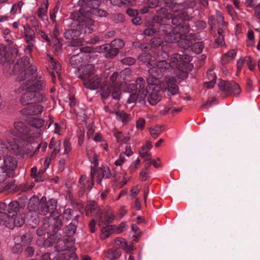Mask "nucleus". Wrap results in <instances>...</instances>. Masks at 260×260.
Returning <instances> with one entry per match:
<instances>
[{
	"label": "nucleus",
	"instance_id": "obj_1",
	"mask_svg": "<svg viewBox=\"0 0 260 260\" xmlns=\"http://www.w3.org/2000/svg\"><path fill=\"white\" fill-rule=\"evenodd\" d=\"M159 81H152L149 83V91L146 86L145 80L142 77H139L136 80V85L130 84L128 85V89L133 90L136 86L137 93H133L130 94L127 101L128 104L145 103L147 95L148 94L147 101L151 105H155L159 102L162 97L161 92H163L160 86H158L156 84Z\"/></svg>",
	"mask_w": 260,
	"mask_h": 260
},
{
	"label": "nucleus",
	"instance_id": "obj_38",
	"mask_svg": "<svg viewBox=\"0 0 260 260\" xmlns=\"http://www.w3.org/2000/svg\"><path fill=\"white\" fill-rule=\"evenodd\" d=\"M151 58V55L149 53L144 52L139 56L138 59L143 62H148L150 66H153V63L149 61Z\"/></svg>",
	"mask_w": 260,
	"mask_h": 260
},
{
	"label": "nucleus",
	"instance_id": "obj_25",
	"mask_svg": "<svg viewBox=\"0 0 260 260\" xmlns=\"http://www.w3.org/2000/svg\"><path fill=\"white\" fill-rule=\"evenodd\" d=\"M48 6L49 4L48 0H43L41 6L37 11V15L42 21H44L45 19V16L47 13Z\"/></svg>",
	"mask_w": 260,
	"mask_h": 260
},
{
	"label": "nucleus",
	"instance_id": "obj_7",
	"mask_svg": "<svg viewBox=\"0 0 260 260\" xmlns=\"http://www.w3.org/2000/svg\"><path fill=\"white\" fill-rule=\"evenodd\" d=\"M79 51L77 54L72 56L70 58V62L71 66L74 68L80 69V67L82 65L83 61V58H87L89 57V54L92 49L89 47H79L74 51Z\"/></svg>",
	"mask_w": 260,
	"mask_h": 260
},
{
	"label": "nucleus",
	"instance_id": "obj_45",
	"mask_svg": "<svg viewBox=\"0 0 260 260\" xmlns=\"http://www.w3.org/2000/svg\"><path fill=\"white\" fill-rule=\"evenodd\" d=\"M90 13L94 15L100 17H106L107 13L104 10H101L98 8H94L90 10Z\"/></svg>",
	"mask_w": 260,
	"mask_h": 260
},
{
	"label": "nucleus",
	"instance_id": "obj_40",
	"mask_svg": "<svg viewBox=\"0 0 260 260\" xmlns=\"http://www.w3.org/2000/svg\"><path fill=\"white\" fill-rule=\"evenodd\" d=\"M31 106L34 116H39L44 110V107L40 105H32Z\"/></svg>",
	"mask_w": 260,
	"mask_h": 260
},
{
	"label": "nucleus",
	"instance_id": "obj_37",
	"mask_svg": "<svg viewBox=\"0 0 260 260\" xmlns=\"http://www.w3.org/2000/svg\"><path fill=\"white\" fill-rule=\"evenodd\" d=\"M216 17L217 21V22L219 24V28H223L225 29V26L226 25V22L224 21L223 16L222 14L218 11H216Z\"/></svg>",
	"mask_w": 260,
	"mask_h": 260
},
{
	"label": "nucleus",
	"instance_id": "obj_6",
	"mask_svg": "<svg viewBox=\"0 0 260 260\" xmlns=\"http://www.w3.org/2000/svg\"><path fill=\"white\" fill-rule=\"evenodd\" d=\"M74 244V242L72 239L70 243H67L66 239L63 241L61 240L58 242L55 247L56 250L58 252L56 255V259L71 260L70 254L75 253V251L76 250Z\"/></svg>",
	"mask_w": 260,
	"mask_h": 260
},
{
	"label": "nucleus",
	"instance_id": "obj_10",
	"mask_svg": "<svg viewBox=\"0 0 260 260\" xmlns=\"http://www.w3.org/2000/svg\"><path fill=\"white\" fill-rule=\"evenodd\" d=\"M191 57L189 55H181L179 53H174L169 59V63L176 72V69L183 71L187 63L190 61Z\"/></svg>",
	"mask_w": 260,
	"mask_h": 260
},
{
	"label": "nucleus",
	"instance_id": "obj_31",
	"mask_svg": "<svg viewBox=\"0 0 260 260\" xmlns=\"http://www.w3.org/2000/svg\"><path fill=\"white\" fill-rule=\"evenodd\" d=\"M41 91H32L34 103H41L46 101L44 93L40 92Z\"/></svg>",
	"mask_w": 260,
	"mask_h": 260
},
{
	"label": "nucleus",
	"instance_id": "obj_52",
	"mask_svg": "<svg viewBox=\"0 0 260 260\" xmlns=\"http://www.w3.org/2000/svg\"><path fill=\"white\" fill-rule=\"evenodd\" d=\"M8 149L7 144L0 139V160L1 159V156L8 151Z\"/></svg>",
	"mask_w": 260,
	"mask_h": 260
},
{
	"label": "nucleus",
	"instance_id": "obj_53",
	"mask_svg": "<svg viewBox=\"0 0 260 260\" xmlns=\"http://www.w3.org/2000/svg\"><path fill=\"white\" fill-rule=\"evenodd\" d=\"M58 11V7L57 6H55L52 10L50 11V18L53 23H56V14L57 13Z\"/></svg>",
	"mask_w": 260,
	"mask_h": 260
},
{
	"label": "nucleus",
	"instance_id": "obj_29",
	"mask_svg": "<svg viewBox=\"0 0 260 260\" xmlns=\"http://www.w3.org/2000/svg\"><path fill=\"white\" fill-rule=\"evenodd\" d=\"M9 57L8 48L4 44H0V61L5 62Z\"/></svg>",
	"mask_w": 260,
	"mask_h": 260
},
{
	"label": "nucleus",
	"instance_id": "obj_5",
	"mask_svg": "<svg viewBox=\"0 0 260 260\" xmlns=\"http://www.w3.org/2000/svg\"><path fill=\"white\" fill-rule=\"evenodd\" d=\"M160 28L166 31L164 38L166 42L170 43L177 42L178 45L184 49H187L191 46L190 41L183 42V38L181 39V35L175 31V28L172 29L170 25L160 24Z\"/></svg>",
	"mask_w": 260,
	"mask_h": 260
},
{
	"label": "nucleus",
	"instance_id": "obj_42",
	"mask_svg": "<svg viewBox=\"0 0 260 260\" xmlns=\"http://www.w3.org/2000/svg\"><path fill=\"white\" fill-rule=\"evenodd\" d=\"M112 98L115 100H119L120 95V86L111 87Z\"/></svg>",
	"mask_w": 260,
	"mask_h": 260
},
{
	"label": "nucleus",
	"instance_id": "obj_24",
	"mask_svg": "<svg viewBox=\"0 0 260 260\" xmlns=\"http://www.w3.org/2000/svg\"><path fill=\"white\" fill-rule=\"evenodd\" d=\"M41 200L36 196H32L28 204V209L30 211H36L40 209Z\"/></svg>",
	"mask_w": 260,
	"mask_h": 260
},
{
	"label": "nucleus",
	"instance_id": "obj_47",
	"mask_svg": "<svg viewBox=\"0 0 260 260\" xmlns=\"http://www.w3.org/2000/svg\"><path fill=\"white\" fill-rule=\"evenodd\" d=\"M73 213V211L71 209L68 208L64 210L62 214L63 219H65L67 221L70 220L72 218Z\"/></svg>",
	"mask_w": 260,
	"mask_h": 260
},
{
	"label": "nucleus",
	"instance_id": "obj_13",
	"mask_svg": "<svg viewBox=\"0 0 260 260\" xmlns=\"http://www.w3.org/2000/svg\"><path fill=\"white\" fill-rule=\"evenodd\" d=\"M80 14L81 13L79 12L73 13L71 15V17L76 21L82 22L81 27L85 33L91 32L93 30L91 26L94 24V21L91 18L81 16Z\"/></svg>",
	"mask_w": 260,
	"mask_h": 260
},
{
	"label": "nucleus",
	"instance_id": "obj_32",
	"mask_svg": "<svg viewBox=\"0 0 260 260\" xmlns=\"http://www.w3.org/2000/svg\"><path fill=\"white\" fill-rule=\"evenodd\" d=\"M120 255L121 252L119 250L110 249L106 253V257L110 260L117 259Z\"/></svg>",
	"mask_w": 260,
	"mask_h": 260
},
{
	"label": "nucleus",
	"instance_id": "obj_60",
	"mask_svg": "<svg viewBox=\"0 0 260 260\" xmlns=\"http://www.w3.org/2000/svg\"><path fill=\"white\" fill-rule=\"evenodd\" d=\"M131 74V70L129 68H126L121 71L120 74V78L123 80L126 79L127 76H128Z\"/></svg>",
	"mask_w": 260,
	"mask_h": 260
},
{
	"label": "nucleus",
	"instance_id": "obj_54",
	"mask_svg": "<svg viewBox=\"0 0 260 260\" xmlns=\"http://www.w3.org/2000/svg\"><path fill=\"white\" fill-rule=\"evenodd\" d=\"M140 156L144 159L145 161H148L149 163V166L151 165V155L150 154L146 151L140 152Z\"/></svg>",
	"mask_w": 260,
	"mask_h": 260
},
{
	"label": "nucleus",
	"instance_id": "obj_28",
	"mask_svg": "<svg viewBox=\"0 0 260 260\" xmlns=\"http://www.w3.org/2000/svg\"><path fill=\"white\" fill-rule=\"evenodd\" d=\"M47 60L48 62L50 67L55 70L58 76H59L61 73L60 64L49 54H47Z\"/></svg>",
	"mask_w": 260,
	"mask_h": 260
},
{
	"label": "nucleus",
	"instance_id": "obj_27",
	"mask_svg": "<svg viewBox=\"0 0 260 260\" xmlns=\"http://www.w3.org/2000/svg\"><path fill=\"white\" fill-rule=\"evenodd\" d=\"M115 115L116 119L121 121L123 124H127L131 120L130 115L123 111H115Z\"/></svg>",
	"mask_w": 260,
	"mask_h": 260
},
{
	"label": "nucleus",
	"instance_id": "obj_56",
	"mask_svg": "<svg viewBox=\"0 0 260 260\" xmlns=\"http://www.w3.org/2000/svg\"><path fill=\"white\" fill-rule=\"evenodd\" d=\"M110 234V228L109 226H106L102 230L101 237L103 239L108 238Z\"/></svg>",
	"mask_w": 260,
	"mask_h": 260
},
{
	"label": "nucleus",
	"instance_id": "obj_48",
	"mask_svg": "<svg viewBox=\"0 0 260 260\" xmlns=\"http://www.w3.org/2000/svg\"><path fill=\"white\" fill-rule=\"evenodd\" d=\"M8 177H11L10 174L6 172L3 168L0 167V183L4 182Z\"/></svg>",
	"mask_w": 260,
	"mask_h": 260
},
{
	"label": "nucleus",
	"instance_id": "obj_20",
	"mask_svg": "<svg viewBox=\"0 0 260 260\" xmlns=\"http://www.w3.org/2000/svg\"><path fill=\"white\" fill-rule=\"evenodd\" d=\"M215 68L214 66H212L207 71V77L208 81L204 83L205 86L207 88H212L214 86L216 80V76L213 72V70Z\"/></svg>",
	"mask_w": 260,
	"mask_h": 260
},
{
	"label": "nucleus",
	"instance_id": "obj_49",
	"mask_svg": "<svg viewBox=\"0 0 260 260\" xmlns=\"http://www.w3.org/2000/svg\"><path fill=\"white\" fill-rule=\"evenodd\" d=\"M118 53V50L117 48L112 47L108 50L106 56L107 58H113Z\"/></svg>",
	"mask_w": 260,
	"mask_h": 260
},
{
	"label": "nucleus",
	"instance_id": "obj_8",
	"mask_svg": "<svg viewBox=\"0 0 260 260\" xmlns=\"http://www.w3.org/2000/svg\"><path fill=\"white\" fill-rule=\"evenodd\" d=\"M12 134L26 141L31 142L34 140L31 138V133L29 128L25 124L20 121L15 122L14 123V128L12 130Z\"/></svg>",
	"mask_w": 260,
	"mask_h": 260
},
{
	"label": "nucleus",
	"instance_id": "obj_63",
	"mask_svg": "<svg viewBox=\"0 0 260 260\" xmlns=\"http://www.w3.org/2000/svg\"><path fill=\"white\" fill-rule=\"evenodd\" d=\"M110 48L111 47V45L108 44H104L103 45H101L99 46V47H97L96 48V51L101 53V52H105L108 51Z\"/></svg>",
	"mask_w": 260,
	"mask_h": 260
},
{
	"label": "nucleus",
	"instance_id": "obj_64",
	"mask_svg": "<svg viewBox=\"0 0 260 260\" xmlns=\"http://www.w3.org/2000/svg\"><path fill=\"white\" fill-rule=\"evenodd\" d=\"M145 125V120L144 118H140L136 123V127L142 130L144 129Z\"/></svg>",
	"mask_w": 260,
	"mask_h": 260
},
{
	"label": "nucleus",
	"instance_id": "obj_44",
	"mask_svg": "<svg viewBox=\"0 0 260 260\" xmlns=\"http://www.w3.org/2000/svg\"><path fill=\"white\" fill-rule=\"evenodd\" d=\"M111 47L117 48L118 50L123 47L124 43L123 40L120 39H115L112 41L110 44Z\"/></svg>",
	"mask_w": 260,
	"mask_h": 260
},
{
	"label": "nucleus",
	"instance_id": "obj_12",
	"mask_svg": "<svg viewBox=\"0 0 260 260\" xmlns=\"http://www.w3.org/2000/svg\"><path fill=\"white\" fill-rule=\"evenodd\" d=\"M108 76V73H104L101 76L95 74L83 81L84 86L91 90H95L100 87L101 83L105 82V79Z\"/></svg>",
	"mask_w": 260,
	"mask_h": 260
},
{
	"label": "nucleus",
	"instance_id": "obj_2",
	"mask_svg": "<svg viewBox=\"0 0 260 260\" xmlns=\"http://www.w3.org/2000/svg\"><path fill=\"white\" fill-rule=\"evenodd\" d=\"M6 208V211L0 210V224L9 229L21 226L24 220L20 214L18 202L16 201L11 202Z\"/></svg>",
	"mask_w": 260,
	"mask_h": 260
},
{
	"label": "nucleus",
	"instance_id": "obj_43",
	"mask_svg": "<svg viewBox=\"0 0 260 260\" xmlns=\"http://www.w3.org/2000/svg\"><path fill=\"white\" fill-rule=\"evenodd\" d=\"M20 112L22 115L28 116V117L34 116L31 105L22 108Z\"/></svg>",
	"mask_w": 260,
	"mask_h": 260
},
{
	"label": "nucleus",
	"instance_id": "obj_16",
	"mask_svg": "<svg viewBox=\"0 0 260 260\" xmlns=\"http://www.w3.org/2000/svg\"><path fill=\"white\" fill-rule=\"evenodd\" d=\"M4 170L10 174V176H12L17 166V161L15 158L12 156H6L4 157Z\"/></svg>",
	"mask_w": 260,
	"mask_h": 260
},
{
	"label": "nucleus",
	"instance_id": "obj_33",
	"mask_svg": "<svg viewBox=\"0 0 260 260\" xmlns=\"http://www.w3.org/2000/svg\"><path fill=\"white\" fill-rule=\"evenodd\" d=\"M120 77L119 76L117 72L112 74L110 78L111 87L120 86V83L119 79Z\"/></svg>",
	"mask_w": 260,
	"mask_h": 260
},
{
	"label": "nucleus",
	"instance_id": "obj_23",
	"mask_svg": "<svg viewBox=\"0 0 260 260\" xmlns=\"http://www.w3.org/2000/svg\"><path fill=\"white\" fill-rule=\"evenodd\" d=\"M20 101L23 105L33 104V92L29 90H26V92L23 93L21 96Z\"/></svg>",
	"mask_w": 260,
	"mask_h": 260
},
{
	"label": "nucleus",
	"instance_id": "obj_34",
	"mask_svg": "<svg viewBox=\"0 0 260 260\" xmlns=\"http://www.w3.org/2000/svg\"><path fill=\"white\" fill-rule=\"evenodd\" d=\"M190 42L191 44L190 46V47L191 46V49L195 53L200 54L202 52L204 48V45L202 42L198 41L194 43L193 44H192L190 41ZM189 47H190V46Z\"/></svg>",
	"mask_w": 260,
	"mask_h": 260
},
{
	"label": "nucleus",
	"instance_id": "obj_41",
	"mask_svg": "<svg viewBox=\"0 0 260 260\" xmlns=\"http://www.w3.org/2000/svg\"><path fill=\"white\" fill-rule=\"evenodd\" d=\"M224 30L223 28H219L218 30V34L219 35L218 37L215 40V43L218 46H221L224 44V39L223 36V33L224 32Z\"/></svg>",
	"mask_w": 260,
	"mask_h": 260
},
{
	"label": "nucleus",
	"instance_id": "obj_3",
	"mask_svg": "<svg viewBox=\"0 0 260 260\" xmlns=\"http://www.w3.org/2000/svg\"><path fill=\"white\" fill-rule=\"evenodd\" d=\"M37 69L34 66H29L25 71L23 78H17L19 82H21L19 92L21 90H29L31 91H42L45 86V83L41 77L37 74Z\"/></svg>",
	"mask_w": 260,
	"mask_h": 260
},
{
	"label": "nucleus",
	"instance_id": "obj_46",
	"mask_svg": "<svg viewBox=\"0 0 260 260\" xmlns=\"http://www.w3.org/2000/svg\"><path fill=\"white\" fill-rule=\"evenodd\" d=\"M76 227L73 224L70 223L66 227V232L68 236H71L75 234Z\"/></svg>",
	"mask_w": 260,
	"mask_h": 260
},
{
	"label": "nucleus",
	"instance_id": "obj_57",
	"mask_svg": "<svg viewBox=\"0 0 260 260\" xmlns=\"http://www.w3.org/2000/svg\"><path fill=\"white\" fill-rule=\"evenodd\" d=\"M125 243L126 242L124 240L121 238H118L116 239L114 242L115 246L122 249L123 247H125Z\"/></svg>",
	"mask_w": 260,
	"mask_h": 260
},
{
	"label": "nucleus",
	"instance_id": "obj_19",
	"mask_svg": "<svg viewBox=\"0 0 260 260\" xmlns=\"http://www.w3.org/2000/svg\"><path fill=\"white\" fill-rule=\"evenodd\" d=\"M79 71L80 73V77L83 82L95 75V69L94 66L88 64L79 69Z\"/></svg>",
	"mask_w": 260,
	"mask_h": 260
},
{
	"label": "nucleus",
	"instance_id": "obj_51",
	"mask_svg": "<svg viewBox=\"0 0 260 260\" xmlns=\"http://www.w3.org/2000/svg\"><path fill=\"white\" fill-rule=\"evenodd\" d=\"M25 42L27 44L34 43L36 42L35 33L34 34L23 35Z\"/></svg>",
	"mask_w": 260,
	"mask_h": 260
},
{
	"label": "nucleus",
	"instance_id": "obj_4",
	"mask_svg": "<svg viewBox=\"0 0 260 260\" xmlns=\"http://www.w3.org/2000/svg\"><path fill=\"white\" fill-rule=\"evenodd\" d=\"M150 77L155 81H158L163 76H171L177 74L169 63L165 60H160L153 63V66L149 70Z\"/></svg>",
	"mask_w": 260,
	"mask_h": 260
},
{
	"label": "nucleus",
	"instance_id": "obj_30",
	"mask_svg": "<svg viewBox=\"0 0 260 260\" xmlns=\"http://www.w3.org/2000/svg\"><path fill=\"white\" fill-rule=\"evenodd\" d=\"M236 55V52L235 50H231L224 54L221 59V62L225 64L234 59Z\"/></svg>",
	"mask_w": 260,
	"mask_h": 260
},
{
	"label": "nucleus",
	"instance_id": "obj_21",
	"mask_svg": "<svg viewBox=\"0 0 260 260\" xmlns=\"http://www.w3.org/2000/svg\"><path fill=\"white\" fill-rule=\"evenodd\" d=\"M175 31L178 34L181 35V39L183 38V42L189 41L186 39V35L189 31V26L188 23H184L182 25H177L175 27Z\"/></svg>",
	"mask_w": 260,
	"mask_h": 260
},
{
	"label": "nucleus",
	"instance_id": "obj_61",
	"mask_svg": "<svg viewBox=\"0 0 260 260\" xmlns=\"http://www.w3.org/2000/svg\"><path fill=\"white\" fill-rule=\"evenodd\" d=\"M110 1L113 5L118 7L126 5L128 2V0H110Z\"/></svg>",
	"mask_w": 260,
	"mask_h": 260
},
{
	"label": "nucleus",
	"instance_id": "obj_62",
	"mask_svg": "<svg viewBox=\"0 0 260 260\" xmlns=\"http://www.w3.org/2000/svg\"><path fill=\"white\" fill-rule=\"evenodd\" d=\"M64 153L68 154L71 150V144L69 140H66L63 142Z\"/></svg>",
	"mask_w": 260,
	"mask_h": 260
},
{
	"label": "nucleus",
	"instance_id": "obj_9",
	"mask_svg": "<svg viewBox=\"0 0 260 260\" xmlns=\"http://www.w3.org/2000/svg\"><path fill=\"white\" fill-rule=\"evenodd\" d=\"M176 76H177V74L166 76L164 80L159 84L162 90H166L169 96L174 95L178 92L179 87L176 83Z\"/></svg>",
	"mask_w": 260,
	"mask_h": 260
},
{
	"label": "nucleus",
	"instance_id": "obj_18",
	"mask_svg": "<svg viewBox=\"0 0 260 260\" xmlns=\"http://www.w3.org/2000/svg\"><path fill=\"white\" fill-rule=\"evenodd\" d=\"M96 182L101 186H103L102 183L103 180L109 179L112 177L110 169L107 166H103L98 168L96 170Z\"/></svg>",
	"mask_w": 260,
	"mask_h": 260
},
{
	"label": "nucleus",
	"instance_id": "obj_17",
	"mask_svg": "<svg viewBox=\"0 0 260 260\" xmlns=\"http://www.w3.org/2000/svg\"><path fill=\"white\" fill-rule=\"evenodd\" d=\"M8 151L15 155L20 154L23 151V147L20 145L19 140L14 138L7 141Z\"/></svg>",
	"mask_w": 260,
	"mask_h": 260
},
{
	"label": "nucleus",
	"instance_id": "obj_36",
	"mask_svg": "<svg viewBox=\"0 0 260 260\" xmlns=\"http://www.w3.org/2000/svg\"><path fill=\"white\" fill-rule=\"evenodd\" d=\"M162 131V127L159 126L152 127L149 128V133L154 139H156L161 133Z\"/></svg>",
	"mask_w": 260,
	"mask_h": 260
},
{
	"label": "nucleus",
	"instance_id": "obj_35",
	"mask_svg": "<svg viewBox=\"0 0 260 260\" xmlns=\"http://www.w3.org/2000/svg\"><path fill=\"white\" fill-rule=\"evenodd\" d=\"M23 5V3L21 1L18 2L17 3L14 4L10 10L11 15L14 16L17 13H20Z\"/></svg>",
	"mask_w": 260,
	"mask_h": 260
},
{
	"label": "nucleus",
	"instance_id": "obj_26",
	"mask_svg": "<svg viewBox=\"0 0 260 260\" xmlns=\"http://www.w3.org/2000/svg\"><path fill=\"white\" fill-rule=\"evenodd\" d=\"M91 176L92 178L91 180H89L87 177L86 176H82L79 180L80 183L82 184L84 188H87L89 190H90L93 185V169H91Z\"/></svg>",
	"mask_w": 260,
	"mask_h": 260
},
{
	"label": "nucleus",
	"instance_id": "obj_22",
	"mask_svg": "<svg viewBox=\"0 0 260 260\" xmlns=\"http://www.w3.org/2000/svg\"><path fill=\"white\" fill-rule=\"evenodd\" d=\"M25 121L29 125L37 128L43 127L45 122L44 120L41 118L30 117H27Z\"/></svg>",
	"mask_w": 260,
	"mask_h": 260
},
{
	"label": "nucleus",
	"instance_id": "obj_55",
	"mask_svg": "<svg viewBox=\"0 0 260 260\" xmlns=\"http://www.w3.org/2000/svg\"><path fill=\"white\" fill-rule=\"evenodd\" d=\"M140 164V160L138 158L134 162L129 166V170L130 172H134L139 167Z\"/></svg>",
	"mask_w": 260,
	"mask_h": 260
},
{
	"label": "nucleus",
	"instance_id": "obj_15",
	"mask_svg": "<svg viewBox=\"0 0 260 260\" xmlns=\"http://www.w3.org/2000/svg\"><path fill=\"white\" fill-rule=\"evenodd\" d=\"M56 208V202L55 200L52 199L46 201V198L44 197L41 199V204L39 209V212L44 215H47L49 213H52Z\"/></svg>",
	"mask_w": 260,
	"mask_h": 260
},
{
	"label": "nucleus",
	"instance_id": "obj_50",
	"mask_svg": "<svg viewBox=\"0 0 260 260\" xmlns=\"http://www.w3.org/2000/svg\"><path fill=\"white\" fill-rule=\"evenodd\" d=\"M177 17L182 21H188L191 18V16L186 12L183 11L177 14Z\"/></svg>",
	"mask_w": 260,
	"mask_h": 260
},
{
	"label": "nucleus",
	"instance_id": "obj_59",
	"mask_svg": "<svg viewBox=\"0 0 260 260\" xmlns=\"http://www.w3.org/2000/svg\"><path fill=\"white\" fill-rule=\"evenodd\" d=\"M21 240L24 245H28L31 242L30 236L28 234H25L22 236Z\"/></svg>",
	"mask_w": 260,
	"mask_h": 260
},
{
	"label": "nucleus",
	"instance_id": "obj_14",
	"mask_svg": "<svg viewBox=\"0 0 260 260\" xmlns=\"http://www.w3.org/2000/svg\"><path fill=\"white\" fill-rule=\"evenodd\" d=\"M218 86L221 90L228 92L233 96H237L241 92L240 86L233 81H221Z\"/></svg>",
	"mask_w": 260,
	"mask_h": 260
},
{
	"label": "nucleus",
	"instance_id": "obj_11",
	"mask_svg": "<svg viewBox=\"0 0 260 260\" xmlns=\"http://www.w3.org/2000/svg\"><path fill=\"white\" fill-rule=\"evenodd\" d=\"M91 214L98 220L99 224L103 222L110 223L114 218V216L111 213H106L102 208L98 207L90 208Z\"/></svg>",
	"mask_w": 260,
	"mask_h": 260
},
{
	"label": "nucleus",
	"instance_id": "obj_39",
	"mask_svg": "<svg viewBox=\"0 0 260 260\" xmlns=\"http://www.w3.org/2000/svg\"><path fill=\"white\" fill-rule=\"evenodd\" d=\"M61 142L60 141H57L54 143L53 140H52L49 144V148L53 149V154H56L60 151Z\"/></svg>",
	"mask_w": 260,
	"mask_h": 260
},
{
	"label": "nucleus",
	"instance_id": "obj_58",
	"mask_svg": "<svg viewBox=\"0 0 260 260\" xmlns=\"http://www.w3.org/2000/svg\"><path fill=\"white\" fill-rule=\"evenodd\" d=\"M121 61L124 64L131 66L135 63V59L131 57H127L121 59Z\"/></svg>",
	"mask_w": 260,
	"mask_h": 260
}]
</instances>
